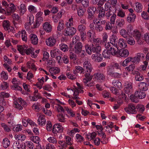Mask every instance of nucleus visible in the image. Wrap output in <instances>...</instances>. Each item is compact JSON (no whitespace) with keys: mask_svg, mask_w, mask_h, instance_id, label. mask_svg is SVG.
<instances>
[{"mask_svg":"<svg viewBox=\"0 0 149 149\" xmlns=\"http://www.w3.org/2000/svg\"><path fill=\"white\" fill-rule=\"evenodd\" d=\"M118 47H106V49L103 52V55L104 58H108L111 55H115L117 54Z\"/></svg>","mask_w":149,"mask_h":149,"instance_id":"1","label":"nucleus"},{"mask_svg":"<svg viewBox=\"0 0 149 149\" xmlns=\"http://www.w3.org/2000/svg\"><path fill=\"white\" fill-rule=\"evenodd\" d=\"M27 103L21 97L18 98L16 101L14 102L13 106L19 110H22L23 107H25L27 106Z\"/></svg>","mask_w":149,"mask_h":149,"instance_id":"2","label":"nucleus"},{"mask_svg":"<svg viewBox=\"0 0 149 149\" xmlns=\"http://www.w3.org/2000/svg\"><path fill=\"white\" fill-rule=\"evenodd\" d=\"M83 67L85 71V73L91 74L93 68L88 58H86L85 61L83 63Z\"/></svg>","mask_w":149,"mask_h":149,"instance_id":"3","label":"nucleus"},{"mask_svg":"<svg viewBox=\"0 0 149 149\" xmlns=\"http://www.w3.org/2000/svg\"><path fill=\"white\" fill-rule=\"evenodd\" d=\"M127 97V95L122 91L121 94L119 96L118 99L117 100L118 104H116L113 107L114 109H118L120 106L123 103V100L126 99Z\"/></svg>","mask_w":149,"mask_h":149,"instance_id":"4","label":"nucleus"},{"mask_svg":"<svg viewBox=\"0 0 149 149\" xmlns=\"http://www.w3.org/2000/svg\"><path fill=\"white\" fill-rule=\"evenodd\" d=\"M17 49L22 55L24 54V53H26L27 55L31 54L32 55V56H34L35 53L33 50L31 48L24 49V47H17Z\"/></svg>","mask_w":149,"mask_h":149,"instance_id":"5","label":"nucleus"},{"mask_svg":"<svg viewBox=\"0 0 149 149\" xmlns=\"http://www.w3.org/2000/svg\"><path fill=\"white\" fill-rule=\"evenodd\" d=\"M76 29L74 27L66 28L65 29L64 35L67 36H72L76 32Z\"/></svg>","mask_w":149,"mask_h":149,"instance_id":"6","label":"nucleus"},{"mask_svg":"<svg viewBox=\"0 0 149 149\" xmlns=\"http://www.w3.org/2000/svg\"><path fill=\"white\" fill-rule=\"evenodd\" d=\"M108 74L112 77L115 78H119L122 75V72L120 71L119 72H113L112 68H109L107 70Z\"/></svg>","mask_w":149,"mask_h":149,"instance_id":"7","label":"nucleus"},{"mask_svg":"<svg viewBox=\"0 0 149 149\" xmlns=\"http://www.w3.org/2000/svg\"><path fill=\"white\" fill-rule=\"evenodd\" d=\"M131 34L137 40L138 44L140 45L142 43L141 40V33L138 30H134Z\"/></svg>","mask_w":149,"mask_h":149,"instance_id":"8","label":"nucleus"},{"mask_svg":"<svg viewBox=\"0 0 149 149\" xmlns=\"http://www.w3.org/2000/svg\"><path fill=\"white\" fill-rule=\"evenodd\" d=\"M87 53L91 54L93 53L98 54L101 50V47H85Z\"/></svg>","mask_w":149,"mask_h":149,"instance_id":"9","label":"nucleus"},{"mask_svg":"<svg viewBox=\"0 0 149 149\" xmlns=\"http://www.w3.org/2000/svg\"><path fill=\"white\" fill-rule=\"evenodd\" d=\"M125 112L128 113H136V111L135 106L133 104H130L124 109Z\"/></svg>","mask_w":149,"mask_h":149,"instance_id":"10","label":"nucleus"},{"mask_svg":"<svg viewBox=\"0 0 149 149\" xmlns=\"http://www.w3.org/2000/svg\"><path fill=\"white\" fill-rule=\"evenodd\" d=\"M96 10L95 7L93 6H91L88 7L87 9L88 13V19L91 20L93 18V17Z\"/></svg>","mask_w":149,"mask_h":149,"instance_id":"11","label":"nucleus"},{"mask_svg":"<svg viewBox=\"0 0 149 149\" xmlns=\"http://www.w3.org/2000/svg\"><path fill=\"white\" fill-rule=\"evenodd\" d=\"M63 129V127L59 124H55L53 127L52 132L54 134H56L58 133L62 132Z\"/></svg>","mask_w":149,"mask_h":149,"instance_id":"12","label":"nucleus"},{"mask_svg":"<svg viewBox=\"0 0 149 149\" xmlns=\"http://www.w3.org/2000/svg\"><path fill=\"white\" fill-rule=\"evenodd\" d=\"M118 48L117 54H119L120 56L123 57H126L129 55V52L127 49L124 48L120 49H119V47H118Z\"/></svg>","mask_w":149,"mask_h":149,"instance_id":"13","label":"nucleus"},{"mask_svg":"<svg viewBox=\"0 0 149 149\" xmlns=\"http://www.w3.org/2000/svg\"><path fill=\"white\" fill-rule=\"evenodd\" d=\"M145 56V55L143 53H138L134 57H132L133 63L135 64L139 63L141 59L143 58Z\"/></svg>","mask_w":149,"mask_h":149,"instance_id":"14","label":"nucleus"},{"mask_svg":"<svg viewBox=\"0 0 149 149\" xmlns=\"http://www.w3.org/2000/svg\"><path fill=\"white\" fill-rule=\"evenodd\" d=\"M7 12V15H9L13 12H14L16 9L15 6L12 3L9 4L5 8Z\"/></svg>","mask_w":149,"mask_h":149,"instance_id":"15","label":"nucleus"},{"mask_svg":"<svg viewBox=\"0 0 149 149\" xmlns=\"http://www.w3.org/2000/svg\"><path fill=\"white\" fill-rule=\"evenodd\" d=\"M107 37L108 36L107 34L106 33H104L103 35L102 44H103L105 47H111V45H112L113 46L115 45L113 44V42L112 43L111 42L107 43L106 42Z\"/></svg>","mask_w":149,"mask_h":149,"instance_id":"16","label":"nucleus"},{"mask_svg":"<svg viewBox=\"0 0 149 149\" xmlns=\"http://www.w3.org/2000/svg\"><path fill=\"white\" fill-rule=\"evenodd\" d=\"M3 26L4 29L8 32L13 31L14 28L10 26V22L8 20H4L3 22Z\"/></svg>","mask_w":149,"mask_h":149,"instance_id":"17","label":"nucleus"},{"mask_svg":"<svg viewBox=\"0 0 149 149\" xmlns=\"http://www.w3.org/2000/svg\"><path fill=\"white\" fill-rule=\"evenodd\" d=\"M65 11L63 10H61L55 16L52 17L54 22L55 23H57L59 19L61 18L62 15L64 13Z\"/></svg>","mask_w":149,"mask_h":149,"instance_id":"18","label":"nucleus"},{"mask_svg":"<svg viewBox=\"0 0 149 149\" xmlns=\"http://www.w3.org/2000/svg\"><path fill=\"white\" fill-rule=\"evenodd\" d=\"M71 47L70 50L73 49L74 52L77 53L79 54V55L82 57L84 56L85 51L84 50H82V47H74V48H72V47Z\"/></svg>","mask_w":149,"mask_h":149,"instance_id":"19","label":"nucleus"},{"mask_svg":"<svg viewBox=\"0 0 149 149\" xmlns=\"http://www.w3.org/2000/svg\"><path fill=\"white\" fill-rule=\"evenodd\" d=\"M56 40L53 37H50L46 40V45L48 46H54L55 44Z\"/></svg>","mask_w":149,"mask_h":149,"instance_id":"20","label":"nucleus"},{"mask_svg":"<svg viewBox=\"0 0 149 149\" xmlns=\"http://www.w3.org/2000/svg\"><path fill=\"white\" fill-rule=\"evenodd\" d=\"M138 88L141 91H146L148 89L147 84L145 82H140L139 84Z\"/></svg>","mask_w":149,"mask_h":149,"instance_id":"21","label":"nucleus"},{"mask_svg":"<svg viewBox=\"0 0 149 149\" xmlns=\"http://www.w3.org/2000/svg\"><path fill=\"white\" fill-rule=\"evenodd\" d=\"M132 74L135 75V79L136 81H141L143 79V76L141 75L140 73L138 71H133Z\"/></svg>","mask_w":149,"mask_h":149,"instance_id":"22","label":"nucleus"},{"mask_svg":"<svg viewBox=\"0 0 149 149\" xmlns=\"http://www.w3.org/2000/svg\"><path fill=\"white\" fill-rule=\"evenodd\" d=\"M135 96L137 98L139 99H142L144 98L146 96V93L141 91H136L135 92Z\"/></svg>","mask_w":149,"mask_h":149,"instance_id":"23","label":"nucleus"},{"mask_svg":"<svg viewBox=\"0 0 149 149\" xmlns=\"http://www.w3.org/2000/svg\"><path fill=\"white\" fill-rule=\"evenodd\" d=\"M43 28L46 32L50 33L52 31V26L48 22H45L43 25Z\"/></svg>","mask_w":149,"mask_h":149,"instance_id":"24","label":"nucleus"},{"mask_svg":"<svg viewBox=\"0 0 149 149\" xmlns=\"http://www.w3.org/2000/svg\"><path fill=\"white\" fill-rule=\"evenodd\" d=\"M91 74L85 73L84 76L85 78H84L83 79V82L84 85L86 86V85L91 81L92 79L93 76L90 75Z\"/></svg>","mask_w":149,"mask_h":149,"instance_id":"25","label":"nucleus"},{"mask_svg":"<svg viewBox=\"0 0 149 149\" xmlns=\"http://www.w3.org/2000/svg\"><path fill=\"white\" fill-rule=\"evenodd\" d=\"M38 124L41 126L45 125L46 123L45 116L43 115H40L38 118Z\"/></svg>","mask_w":149,"mask_h":149,"instance_id":"26","label":"nucleus"},{"mask_svg":"<svg viewBox=\"0 0 149 149\" xmlns=\"http://www.w3.org/2000/svg\"><path fill=\"white\" fill-rule=\"evenodd\" d=\"M93 44H92L93 46H95L96 47H100L101 46H104L102 44L101 39L99 38L93 39Z\"/></svg>","mask_w":149,"mask_h":149,"instance_id":"27","label":"nucleus"},{"mask_svg":"<svg viewBox=\"0 0 149 149\" xmlns=\"http://www.w3.org/2000/svg\"><path fill=\"white\" fill-rule=\"evenodd\" d=\"M136 18V15L134 13H132L129 14L128 15L126 19L127 22L130 23L134 22Z\"/></svg>","mask_w":149,"mask_h":149,"instance_id":"28","label":"nucleus"},{"mask_svg":"<svg viewBox=\"0 0 149 149\" xmlns=\"http://www.w3.org/2000/svg\"><path fill=\"white\" fill-rule=\"evenodd\" d=\"M31 43L34 45H36L38 42V38L35 34H31L30 35Z\"/></svg>","mask_w":149,"mask_h":149,"instance_id":"29","label":"nucleus"},{"mask_svg":"<svg viewBox=\"0 0 149 149\" xmlns=\"http://www.w3.org/2000/svg\"><path fill=\"white\" fill-rule=\"evenodd\" d=\"M85 71L84 69L80 66H76L75 67V70L74 71V74L76 73H79L80 74H84L85 73Z\"/></svg>","mask_w":149,"mask_h":149,"instance_id":"30","label":"nucleus"},{"mask_svg":"<svg viewBox=\"0 0 149 149\" xmlns=\"http://www.w3.org/2000/svg\"><path fill=\"white\" fill-rule=\"evenodd\" d=\"M51 56L53 58L60 55V51L58 49H52L51 50Z\"/></svg>","mask_w":149,"mask_h":149,"instance_id":"31","label":"nucleus"},{"mask_svg":"<svg viewBox=\"0 0 149 149\" xmlns=\"http://www.w3.org/2000/svg\"><path fill=\"white\" fill-rule=\"evenodd\" d=\"M66 111L67 113V116L68 117H74L75 116V111H73L71 109L67 108L66 109Z\"/></svg>","mask_w":149,"mask_h":149,"instance_id":"32","label":"nucleus"},{"mask_svg":"<svg viewBox=\"0 0 149 149\" xmlns=\"http://www.w3.org/2000/svg\"><path fill=\"white\" fill-rule=\"evenodd\" d=\"M135 5L136 7L134 10L136 12L140 13L142 12L143 6L141 3L137 2L135 3Z\"/></svg>","mask_w":149,"mask_h":149,"instance_id":"33","label":"nucleus"},{"mask_svg":"<svg viewBox=\"0 0 149 149\" xmlns=\"http://www.w3.org/2000/svg\"><path fill=\"white\" fill-rule=\"evenodd\" d=\"M24 148L22 149H26L25 147H27L29 149H33L34 147L33 144L31 141H26L24 143Z\"/></svg>","mask_w":149,"mask_h":149,"instance_id":"34","label":"nucleus"},{"mask_svg":"<svg viewBox=\"0 0 149 149\" xmlns=\"http://www.w3.org/2000/svg\"><path fill=\"white\" fill-rule=\"evenodd\" d=\"M26 65L27 68H31L33 70H36V66L34 63L33 60L28 62L27 63Z\"/></svg>","mask_w":149,"mask_h":149,"instance_id":"35","label":"nucleus"},{"mask_svg":"<svg viewBox=\"0 0 149 149\" xmlns=\"http://www.w3.org/2000/svg\"><path fill=\"white\" fill-rule=\"evenodd\" d=\"M65 25L63 21L59 20L57 27V30L58 33H60L61 31L64 28Z\"/></svg>","mask_w":149,"mask_h":149,"instance_id":"36","label":"nucleus"},{"mask_svg":"<svg viewBox=\"0 0 149 149\" xmlns=\"http://www.w3.org/2000/svg\"><path fill=\"white\" fill-rule=\"evenodd\" d=\"M19 9L20 15H23L26 10V6L24 4H21Z\"/></svg>","mask_w":149,"mask_h":149,"instance_id":"37","label":"nucleus"},{"mask_svg":"<svg viewBox=\"0 0 149 149\" xmlns=\"http://www.w3.org/2000/svg\"><path fill=\"white\" fill-rule=\"evenodd\" d=\"M95 78L97 80H104L105 76L104 75L98 72L95 74Z\"/></svg>","mask_w":149,"mask_h":149,"instance_id":"38","label":"nucleus"},{"mask_svg":"<svg viewBox=\"0 0 149 149\" xmlns=\"http://www.w3.org/2000/svg\"><path fill=\"white\" fill-rule=\"evenodd\" d=\"M105 12L103 8H101L99 10V14L98 15V19H104L105 17Z\"/></svg>","mask_w":149,"mask_h":149,"instance_id":"39","label":"nucleus"},{"mask_svg":"<svg viewBox=\"0 0 149 149\" xmlns=\"http://www.w3.org/2000/svg\"><path fill=\"white\" fill-rule=\"evenodd\" d=\"M113 86L115 87L118 89H120L122 87V84L120 81L119 80H114L113 81L112 83Z\"/></svg>","mask_w":149,"mask_h":149,"instance_id":"40","label":"nucleus"},{"mask_svg":"<svg viewBox=\"0 0 149 149\" xmlns=\"http://www.w3.org/2000/svg\"><path fill=\"white\" fill-rule=\"evenodd\" d=\"M7 120L8 123H13L14 116L11 113H8L7 114Z\"/></svg>","mask_w":149,"mask_h":149,"instance_id":"41","label":"nucleus"},{"mask_svg":"<svg viewBox=\"0 0 149 149\" xmlns=\"http://www.w3.org/2000/svg\"><path fill=\"white\" fill-rule=\"evenodd\" d=\"M120 35L124 38H128L129 35L128 32L126 30L124 29H122L120 31Z\"/></svg>","mask_w":149,"mask_h":149,"instance_id":"42","label":"nucleus"},{"mask_svg":"<svg viewBox=\"0 0 149 149\" xmlns=\"http://www.w3.org/2000/svg\"><path fill=\"white\" fill-rule=\"evenodd\" d=\"M49 71L50 73L55 74L60 72V69L57 67L51 68L49 69Z\"/></svg>","mask_w":149,"mask_h":149,"instance_id":"43","label":"nucleus"},{"mask_svg":"<svg viewBox=\"0 0 149 149\" xmlns=\"http://www.w3.org/2000/svg\"><path fill=\"white\" fill-rule=\"evenodd\" d=\"M125 24V20L122 19H117L116 21V25L118 27H122Z\"/></svg>","mask_w":149,"mask_h":149,"instance_id":"44","label":"nucleus"},{"mask_svg":"<svg viewBox=\"0 0 149 149\" xmlns=\"http://www.w3.org/2000/svg\"><path fill=\"white\" fill-rule=\"evenodd\" d=\"M42 97L41 96L40 93L37 94H33V96L30 97V99L31 101H37L39 99H41Z\"/></svg>","mask_w":149,"mask_h":149,"instance_id":"45","label":"nucleus"},{"mask_svg":"<svg viewBox=\"0 0 149 149\" xmlns=\"http://www.w3.org/2000/svg\"><path fill=\"white\" fill-rule=\"evenodd\" d=\"M3 147L6 148L9 146L10 144V142L8 138H5L3 139Z\"/></svg>","mask_w":149,"mask_h":149,"instance_id":"46","label":"nucleus"},{"mask_svg":"<svg viewBox=\"0 0 149 149\" xmlns=\"http://www.w3.org/2000/svg\"><path fill=\"white\" fill-rule=\"evenodd\" d=\"M86 29V26L82 24H79L77 28V30L79 33L84 32Z\"/></svg>","mask_w":149,"mask_h":149,"instance_id":"47","label":"nucleus"},{"mask_svg":"<svg viewBox=\"0 0 149 149\" xmlns=\"http://www.w3.org/2000/svg\"><path fill=\"white\" fill-rule=\"evenodd\" d=\"M97 135V134L95 132H93L92 133H90L87 134L86 137L88 140L91 141V140H93Z\"/></svg>","mask_w":149,"mask_h":149,"instance_id":"48","label":"nucleus"},{"mask_svg":"<svg viewBox=\"0 0 149 149\" xmlns=\"http://www.w3.org/2000/svg\"><path fill=\"white\" fill-rule=\"evenodd\" d=\"M15 137V139H17L18 140L23 141L25 140L26 136L24 134H20L18 135H16Z\"/></svg>","mask_w":149,"mask_h":149,"instance_id":"49","label":"nucleus"},{"mask_svg":"<svg viewBox=\"0 0 149 149\" xmlns=\"http://www.w3.org/2000/svg\"><path fill=\"white\" fill-rule=\"evenodd\" d=\"M73 18L72 17L69 19L66 22L65 25L66 28L73 27Z\"/></svg>","mask_w":149,"mask_h":149,"instance_id":"50","label":"nucleus"},{"mask_svg":"<svg viewBox=\"0 0 149 149\" xmlns=\"http://www.w3.org/2000/svg\"><path fill=\"white\" fill-rule=\"evenodd\" d=\"M30 139L34 143L37 144V145L39 143L40 140L39 137L37 136H32L30 137Z\"/></svg>","mask_w":149,"mask_h":149,"instance_id":"51","label":"nucleus"},{"mask_svg":"<svg viewBox=\"0 0 149 149\" xmlns=\"http://www.w3.org/2000/svg\"><path fill=\"white\" fill-rule=\"evenodd\" d=\"M23 147V145L21 146L19 143L17 141H15L14 142L13 147V149H21L22 148V147Z\"/></svg>","mask_w":149,"mask_h":149,"instance_id":"52","label":"nucleus"},{"mask_svg":"<svg viewBox=\"0 0 149 149\" xmlns=\"http://www.w3.org/2000/svg\"><path fill=\"white\" fill-rule=\"evenodd\" d=\"M49 142L56 144H57V141L56 138L54 136H50L47 139Z\"/></svg>","mask_w":149,"mask_h":149,"instance_id":"53","label":"nucleus"},{"mask_svg":"<svg viewBox=\"0 0 149 149\" xmlns=\"http://www.w3.org/2000/svg\"><path fill=\"white\" fill-rule=\"evenodd\" d=\"M76 141L77 142L81 143L84 140V138L79 134H77L76 135Z\"/></svg>","mask_w":149,"mask_h":149,"instance_id":"54","label":"nucleus"},{"mask_svg":"<svg viewBox=\"0 0 149 149\" xmlns=\"http://www.w3.org/2000/svg\"><path fill=\"white\" fill-rule=\"evenodd\" d=\"M22 126L20 124L16 125L13 127V131L18 132L21 131L22 130Z\"/></svg>","mask_w":149,"mask_h":149,"instance_id":"55","label":"nucleus"},{"mask_svg":"<svg viewBox=\"0 0 149 149\" xmlns=\"http://www.w3.org/2000/svg\"><path fill=\"white\" fill-rule=\"evenodd\" d=\"M64 139L65 140V142L68 145L71 146L73 144V141L71 138L69 136H65Z\"/></svg>","mask_w":149,"mask_h":149,"instance_id":"56","label":"nucleus"},{"mask_svg":"<svg viewBox=\"0 0 149 149\" xmlns=\"http://www.w3.org/2000/svg\"><path fill=\"white\" fill-rule=\"evenodd\" d=\"M58 120L59 121L63 123H65L66 122V118L62 114L59 113L58 115Z\"/></svg>","mask_w":149,"mask_h":149,"instance_id":"57","label":"nucleus"},{"mask_svg":"<svg viewBox=\"0 0 149 149\" xmlns=\"http://www.w3.org/2000/svg\"><path fill=\"white\" fill-rule=\"evenodd\" d=\"M8 87V84L7 82H3L0 85V88L1 90H4L7 89Z\"/></svg>","mask_w":149,"mask_h":149,"instance_id":"58","label":"nucleus"},{"mask_svg":"<svg viewBox=\"0 0 149 149\" xmlns=\"http://www.w3.org/2000/svg\"><path fill=\"white\" fill-rule=\"evenodd\" d=\"M1 125L5 132H8L11 131V130L10 127L5 123H1Z\"/></svg>","mask_w":149,"mask_h":149,"instance_id":"59","label":"nucleus"},{"mask_svg":"<svg viewBox=\"0 0 149 149\" xmlns=\"http://www.w3.org/2000/svg\"><path fill=\"white\" fill-rule=\"evenodd\" d=\"M29 11L32 13H36V8L34 6L31 5L28 7Z\"/></svg>","mask_w":149,"mask_h":149,"instance_id":"60","label":"nucleus"},{"mask_svg":"<svg viewBox=\"0 0 149 149\" xmlns=\"http://www.w3.org/2000/svg\"><path fill=\"white\" fill-rule=\"evenodd\" d=\"M43 14V13L41 12H38L36 15V20L42 21L43 20V18L41 17Z\"/></svg>","mask_w":149,"mask_h":149,"instance_id":"61","label":"nucleus"},{"mask_svg":"<svg viewBox=\"0 0 149 149\" xmlns=\"http://www.w3.org/2000/svg\"><path fill=\"white\" fill-rule=\"evenodd\" d=\"M118 44L120 45V46H121L122 47L124 46V47L127 46L126 41L123 38H120L119 39Z\"/></svg>","mask_w":149,"mask_h":149,"instance_id":"62","label":"nucleus"},{"mask_svg":"<svg viewBox=\"0 0 149 149\" xmlns=\"http://www.w3.org/2000/svg\"><path fill=\"white\" fill-rule=\"evenodd\" d=\"M117 15L119 17L123 18L125 16V13L121 9H119L118 11Z\"/></svg>","mask_w":149,"mask_h":149,"instance_id":"63","label":"nucleus"},{"mask_svg":"<svg viewBox=\"0 0 149 149\" xmlns=\"http://www.w3.org/2000/svg\"><path fill=\"white\" fill-rule=\"evenodd\" d=\"M103 26L100 24H96L95 27V30L97 32H100L103 30Z\"/></svg>","mask_w":149,"mask_h":149,"instance_id":"64","label":"nucleus"}]
</instances>
